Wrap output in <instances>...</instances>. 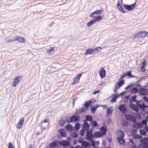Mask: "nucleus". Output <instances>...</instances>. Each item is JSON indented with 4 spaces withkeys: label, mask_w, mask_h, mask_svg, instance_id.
<instances>
[{
    "label": "nucleus",
    "mask_w": 148,
    "mask_h": 148,
    "mask_svg": "<svg viewBox=\"0 0 148 148\" xmlns=\"http://www.w3.org/2000/svg\"><path fill=\"white\" fill-rule=\"evenodd\" d=\"M66 129L68 131H72L73 130V127L71 125L68 124L65 126Z\"/></svg>",
    "instance_id": "obj_33"
},
{
    "label": "nucleus",
    "mask_w": 148,
    "mask_h": 148,
    "mask_svg": "<svg viewBox=\"0 0 148 148\" xmlns=\"http://www.w3.org/2000/svg\"><path fill=\"white\" fill-rule=\"evenodd\" d=\"M90 124L93 127V129H94L95 127H97L98 125L97 122L93 120L90 122Z\"/></svg>",
    "instance_id": "obj_30"
},
{
    "label": "nucleus",
    "mask_w": 148,
    "mask_h": 148,
    "mask_svg": "<svg viewBox=\"0 0 148 148\" xmlns=\"http://www.w3.org/2000/svg\"><path fill=\"white\" fill-rule=\"evenodd\" d=\"M85 133V130L82 129L80 131L79 134L82 136L84 135Z\"/></svg>",
    "instance_id": "obj_47"
},
{
    "label": "nucleus",
    "mask_w": 148,
    "mask_h": 148,
    "mask_svg": "<svg viewBox=\"0 0 148 148\" xmlns=\"http://www.w3.org/2000/svg\"><path fill=\"white\" fill-rule=\"evenodd\" d=\"M101 49L100 47H96V48H89L86 50L85 55L92 54L94 53L95 51H96V52L100 51Z\"/></svg>",
    "instance_id": "obj_2"
},
{
    "label": "nucleus",
    "mask_w": 148,
    "mask_h": 148,
    "mask_svg": "<svg viewBox=\"0 0 148 148\" xmlns=\"http://www.w3.org/2000/svg\"><path fill=\"white\" fill-rule=\"evenodd\" d=\"M90 125L87 122L84 121V123L82 126V129L86 131L88 130Z\"/></svg>",
    "instance_id": "obj_15"
},
{
    "label": "nucleus",
    "mask_w": 148,
    "mask_h": 148,
    "mask_svg": "<svg viewBox=\"0 0 148 148\" xmlns=\"http://www.w3.org/2000/svg\"><path fill=\"white\" fill-rule=\"evenodd\" d=\"M102 18V17L101 16H98L96 18L93 19L90 21L88 22L87 23V26L88 27H89L94 23L97 21H99Z\"/></svg>",
    "instance_id": "obj_5"
},
{
    "label": "nucleus",
    "mask_w": 148,
    "mask_h": 148,
    "mask_svg": "<svg viewBox=\"0 0 148 148\" xmlns=\"http://www.w3.org/2000/svg\"><path fill=\"white\" fill-rule=\"evenodd\" d=\"M81 145L85 148H90V143L87 141H84Z\"/></svg>",
    "instance_id": "obj_19"
},
{
    "label": "nucleus",
    "mask_w": 148,
    "mask_h": 148,
    "mask_svg": "<svg viewBox=\"0 0 148 148\" xmlns=\"http://www.w3.org/2000/svg\"><path fill=\"white\" fill-rule=\"evenodd\" d=\"M130 98V96L129 95H127L125 96L124 97V99H126V101L125 102V103L127 102L128 99Z\"/></svg>",
    "instance_id": "obj_55"
},
{
    "label": "nucleus",
    "mask_w": 148,
    "mask_h": 148,
    "mask_svg": "<svg viewBox=\"0 0 148 148\" xmlns=\"http://www.w3.org/2000/svg\"><path fill=\"white\" fill-rule=\"evenodd\" d=\"M102 12V9L99 10H97L92 12L90 16L91 17H93L95 18H96L98 16H100Z\"/></svg>",
    "instance_id": "obj_4"
},
{
    "label": "nucleus",
    "mask_w": 148,
    "mask_h": 148,
    "mask_svg": "<svg viewBox=\"0 0 148 148\" xmlns=\"http://www.w3.org/2000/svg\"><path fill=\"white\" fill-rule=\"evenodd\" d=\"M99 107V105H95L94 106L90 107L91 111L92 113H94L96 112L97 108Z\"/></svg>",
    "instance_id": "obj_24"
},
{
    "label": "nucleus",
    "mask_w": 148,
    "mask_h": 148,
    "mask_svg": "<svg viewBox=\"0 0 148 148\" xmlns=\"http://www.w3.org/2000/svg\"><path fill=\"white\" fill-rule=\"evenodd\" d=\"M78 141L79 143H81V144L84 141L83 138L82 137H80L78 139Z\"/></svg>",
    "instance_id": "obj_49"
},
{
    "label": "nucleus",
    "mask_w": 148,
    "mask_h": 148,
    "mask_svg": "<svg viewBox=\"0 0 148 148\" xmlns=\"http://www.w3.org/2000/svg\"><path fill=\"white\" fill-rule=\"evenodd\" d=\"M8 148H15L12 143H10L8 145Z\"/></svg>",
    "instance_id": "obj_51"
},
{
    "label": "nucleus",
    "mask_w": 148,
    "mask_h": 148,
    "mask_svg": "<svg viewBox=\"0 0 148 148\" xmlns=\"http://www.w3.org/2000/svg\"><path fill=\"white\" fill-rule=\"evenodd\" d=\"M82 75L81 73H80L76 75V76L74 79V80L72 84L74 85L78 83L79 80V79L81 78Z\"/></svg>",
    "instance_id": "obj_12"
},
{
    "label": "nucleus",
    "mask_w": 148,
    "mask_h": 148,
    "mask_svg": "<svg viewBox=\"0 0 148 148\" xmlns=\"http://www.w3.org/2000/svg\"><path fill=\"white\" fill-rule=\"evenodd\" d=\"M148 34V32L146 31H140L136 34H135L134 35V37L136 38H143L145 37Z\"/></svg>",
    "instance_id": "obj_3"
},
{
    "label": "nucleus",
    "mask_w": 148,
    "mask_h": 148,
    "mask_svg": "<svg viewBox=\"0 0 148 148\" xmlns=\"http://www.w3.org/2000/svg\"><path fill=\"white\" fill-rule=\"evenodd\" d=\"M112 119L110 118L109 119L107 120V123L108 124H111L112 122Z\"/></svg>",
    "instance_id": "obj_59"
},
{
    "label": "nucleus",
    "mask_w": 148,
    "mask_h": 148,
    "mask_svg": "<svg viewBox=\"0 0 148 148\" xmlns=\"http://www.w3.org/2000/svg\"><path fill=\"white\" fill-rule=\"evenodd\" d=\"M117 142L120 144H121V145L124 144L125 142V140L124 139L120 138V140L119 141V139L117 138Z\"/></svg>",
    "instance_id": "obj_38"
},
{
    "label": "nucleus",
    "mask_w": 148,
    "mask_h": 148,
    "mask_svg": "<svg viewBox=\"0 0 148 148\" xmlns=\"http://www.w3.org/2000/svg\"><path fill=\"white\" fill-rule=\"evenodd\" d=\"M140 142L141 143L138 145V147L143 148H148V142H146L145 139H141Z\"/></svg>",
    "instance_id": "obj_6"
},
{
    "label": "nucleus",
    "mask_w": 148,
    "mask_h": 148,
    "mask_svg": "<svg viewBox=\"0 0 148 148\" xmlns=\"http://www.w3.org/2000/svg\"><path fill=\"white\" fill-rule=\"evenodd\" d=\"M133 86V84H130L129 85H128V86H127V87H126L125 89L126 90H127L129 88H131V87H132Z\"/></svg>",
    "instance_id": "obj_53"
},
{
    "label": "nucleus",
    "mask_w": 148,
    "mask_h": 148,
    "mask_svg": "<svg viewBox=\"0 0 148 148\" xmlns=\"http://www.w3.org/2000/svg\"><path fill=\"white\" fill-rule=\"evenodd\" d=\"M81 127V124L79 123H77L74 127V130L75 131H78Z\"/></svg>",
    "instance_id": "obj_32"
},
{
    "label": "nucleus",
    "mask_w": 148,
    "mask_h": 148,
    "mask_svg": "<svg viewBox=\"0 0 148 148\" xmlns=\"http://www.w3.org/2000/svg\"><path fill=\"white\" fill-rule=\"evenodd\" d=\"M140 134L142 135H146V132L144 130H140Z\"/></svg>",
    "instance_id": "obj_46"
},
{
    "label": "nucleus",
    "mask_w": 148,
    "mask_h": 148,
    "mask_svg": "<svg viewBox=\"0 0 148 148\" xmlns=\"http://www.w3.org/2000/svg\"><path fill=\"white\" fill-rule=\"evenodd\" d=\"M66 122V120L65 121L63 119H61L60 120L59 123L60 125L61 126H62L65 124Z\"/></svg>",
    "instance_id": "obj_40"
},
{
    "label": "nucleus",
    "mask_w": 148,
    "mask_h": 148,
    "mask_svg": "<svg viewBox=\"0 0 148 148\" xmlns=\"http://www.w3.org/2000/svg\"><path fill=\"white\" fill-rule=\"evenodd\" d=\"M91 100H89L88 101H86L84 102V105L85 106H89L92 103Z\"/></svg>",
    "instance_id": "obj_36"
},
{
    "label": "nucleus",
    "mask_w": 148,
    "mask_h": 148,
    "mask_svg": "<svg viewBox=\"0 0 148 148\" xmlns=\"http://www.w3.org/2000/svg\"><path fill=\"white\" fill-rule=\"evenodd\" d=\"M137 132V130L136 129H132L131 131L132 133H136Z\"/></svg>",
    "instance_id": "obj_61"
},
{
    "label": "nucleus",
    "mask_w": 148,
    "mask_h": 148,
    "mask_svg": "<svg viewBox=\"0 0 148 148\" xmlns=\"http://www.w3.org/2000/svg\"><path fill=\"white\" fill-rule=\"evenodd\" d=\"M120 134L119 136V137H117V138L119 139V141H120V138H123V139L124 137V132L122 130H120Z\"/></svg>",
    "instance_id": "obj_31"
},
{
    "label": "nucleus",
    "mask_w": 148,
    "mask_h": 148,
    "mask_svg": "<svg viewBox=\"0 0 148 148\" xmlns=\"http://www.w3.org/2000/svg\"><path fill=\"white\" fill-rule=\"evenodd\" d=\"M126 75L129 78L131 75L132 73L131 71H129L128 72L125 73Z\"/></svg>",
    "instance_id": "obj_56"
},
{
    "label": "nucleus",
    "mask_w": 148,
    "mask_h": 148,
    "mask_svg": "<svg viewBox=\"0 0 148 148\" xmlns=\"http://www.w3.org/2000/svg\"><path fill=\"white\" fill-rule=\"evenodd\" d=\"M93 130L92 129H90L89 130L87 131V132H89L90 134H92Z\"/></svg>",
    "instance_id": "obj_63"
},
{
    "label": "nucleus",
    "mask_w": 148,
    "mask_h": 148,
    "mask_svg": "<svg viewBox=\"0 0 148 148\" xmlns=\"http://www.w3.org/2000/svg\"><path fill=\"white\" fill-rule=\"evenodd\" d=\"M135 4L136 2L132 5L123 4V6L124 7L125 9L130 11L132 10L135 8Z\"/></svg>",
    "instance_id": "obj_8"
},
{
    "label": "nucleus",
    "mask_w": 148,
    "mask_h": 148,
    "mask_svg": "<svg viewBox=\"0 0 148 148\" xmlns=\"http://www.w3.org/2000/svg\"><path fill=\"white\" fill-rule=\"evenodd\" d=\"M100 130L103 135L106 134V132L107 131V129L106 127H104V126H101L100 128Z\"/></svg>",
    "instance_id": "obj_23"
},
{
    "label": "nucleus",
    "mask_w": 148,
    "mask_h": 148,
    "mask_svg": "<svg viewBox=\"0 0 148 148\" xmlns=\"http://www.w3.org/2000/svg\"><path fill=\"white\" fill-rule=\"evenodd\" d=\"M146 64L147 63L146 61H144L142 64V66H143V67H145Z\"/></svg>",
    "instance_id": "obj_60"
},
{
    "label": "nucleus",
    "mask_w": 148,
    "mask_h": 148,
    "mask_svg": "<svg viewBox=\"0 0 148 148\" xmlns=\"http://www.w3.org/2000/svg\"><path fill=\"white\" fill-rule=\"evenodd\" d=\"M122 121V124L124 126L127 127L129 124V122L126 120H123Z\"/></svg>",
    "instance_id": "obj_37"
},
{
    "label": "nucleus",
    "mask_w": 148,
    "mask_h": 148,
    "mask_svg": "<svg viewBox=\"0 0 148 148\" xmlns=\"http://www.w3.org/2000/svg\"><path fill=\"white\" fill-rule=\"evenodd\" d=\"M89 141L91 142L90 143V147L92 146L93 147H95V146L96 143L95 141H94L93 139L92 140H90Z\"/></svg>",
    "instance_id": "obj_48"
},
{
    "label": "nucleus",
    "mask_w": 148,
    "mask_h": 148,
    "mask_svg": "<svg viewBox=\"0 0 148 148\" xmlns=\"http://www.w3.org/2000/svg\"><path fill=\"white\" fill-rule=\"evenodd\" d=\"M80 116L77 114L73 115L70 117L66 116L65 117L66 122L69 123L72 122H79L80 121Z\"/></svg>",
    "instance_id": "obj_1"
},
{
    "label": "nucleus",
    "mask_w": 148,
    "mask_h": 148,
    "mask_svg": "<svg viewBox=\"0 0 148 148\" xmlns=\"http://www.w3.org/2000/svg\"><path fill=\"white\" fill-rule=\"evenodd\" d=\"M112 110L108 108L107 111V116H108L110 114L111 115H112Z\"/></svg>",
    "instance_id": "obj_41"
},
{
    "label": "nucleus",
    "mask_w": 148,
    "mask_h": 148,
    "mask_svg": "<svg viewBox=\"0 0 148 148\" xmlns=\"http://www.w3.org/2000/svg\"><path fill=\"white\" fill-rule=\"evenodd\" d=\"M103 135V134L99 132H96L94 134V136L96 138L101 137Z\"/></svg>",
    "instance_id": "obj_25"
},
{
    "label": "nucleus",
    "mask_w": 148,
    "mask_h": 148,
    "mask_svg": "<svg viewBox=\"0 0 148 148\" xmlns=\"http://www.w3.org/2000/svg\"><path fill=\"white\" fill-rule=\"evenodd\" d=\"M21 79L22 78L21 76H18L16 77L14 79V81L12 84V86L16 87Z\"/></svg>",
    "instance_id": "obj_9"
},
{
    "label": "nucleus",
    "mask_w": 148,
    "mask_h": 148,
    "mask_svg": "<svg viewBox=\"0 0 148 148\" xmlns=\"http://www.w3.org/2000/svg\"><path fill=\"white\" fill-rule=\"evenodd\" d=\"M138 91V90L136 87H134L132 88L131 90L130 91L132 93H136Z\"/></svg>",
    "instance_id": "obj_35"
},
{
    "label": "nucleus",
    "mask_w": 148,
    "mask_h": 148,
    "mask_svg": "<svg viewBox=\"0 0 148 148\" xmlns=\"http://www.w3.org/2000/svg\"><path fill=\"white\" fill-rule=\"evenodd\" d=\"M142 123H137L134 124L132 126L133 128L136 129H139L142 127Z\"/></svg>",
    "instance_id": "obj_22"
},
{
    "label": "nucleus",
    "mask_w": 148,
    "mask_h": 148,
    "mask_svg": "<svg viewBox=\"0 0 148 148\" xmlns=\"http://www.w3.org/2000/svg\"><path fill=\"white\" fill-rule=\"evenodd\" d=\"M59 145H60L59 141L55 140L50 143V147L51 148L54 147L58 146Z\"/></svg>",
    "instance_id": "obj_14"
},
{
    "label": "nucleus",
    "mask_w": 148,
    "mask_h": 148,
    "mask_svg": "<svg viewBox=\"0 0 148 148\" xmlns=\"http://www.w3.org/2000/svg\"><path fill=\"white\" fill-rule=\"evenodd\" d=\"M141 71L143 72H145V67H143V66H141Z\"/></svg>",
    "instance_id": "obj_62"
},
{
    "label": "nucleus",
    "mask_w": 148,
    "mask_h": 148,
    "mask_svg": "<svg viewBox=\"0 0 148 148\" xmlns=\"http://www.w3.org/2000/svg\"><path fill=\"white\" fill-rule=\"evenodd\" d=\"M54 51V49L53 47H50V49H48L47 51V53L51 54L53 53V51Z\"/></svg>",
    "instance_id": "obj_39"
},
{
    "label": "nucleus",
    "mask_w": 148,
    "mask_h": 148,
    "mask_svg": "<svg viewBox=\"0 0 148 148\" xmlns=\"http://www.w3.org/2000/svg\"><path fill=\"white\" fill-rule=\"evenodd\" d=\"M143 99L144 101L148 103V98L147 97L144 96L143 97Z\"/></svg>",
    "instance_id": "obj_57"
},
{
    "label": "nucleus",
    "mask_w": 148,
    "mask_h": 148,
    "mask_svg": "<svg viewBox=\"0 0 148 148\" xmlns=\"http://www.w3.org/2000/svg\"><path fill=\"white\" fill-rule=\"evenodd\" d=\"M120 111L123 113L126 112L127 109L125 105L124 104L121 105L119 108Z\"/></svg>",
    "instance_id": "obj_16"
},
{
    "label": "nucleus",
    "mask_w": 148,
    "mask_h": 148,
    "mask_svg": "<svg viewBox=\"0 0 148 148\" xmlns=\"http://www.w3.org/2000/svg\"><path fill=\"white\" fill-rule=\"evenodd\" d=\"M117 8L120 11L122 12L123 13H125L126 12L124 10L123 8L122 7L121 5L117 7Z\"/></svg>",
    "instance_id": "obj_45"
},
{
    "label": "nucleus",
    "mask_w": 148,
    "mask_h": 148,
    "mask_svg": "<svg viewBox=\"0 0 148 148\" xmlns=\"http://www.w3.org/2000/svg\"><path fill=\"white\" fill-rule=\"evenodd\" d=\"M86 119L84 120V121H91L92 120V116L91 115H88L86 116Z\"/></svg>",
    "instance_id": "obj_27"
},
{
    "label": "nucleus",
    "mask_w": 148,
    "mask_h": 148,
    "mask_svg": "<svg viewBox=\"0 0 148 148\" xmlns=\"http://www.w3.org/2000/svg\"><path fill=\"white\" fill-rule=\"evenodd\" d=\"M106 71L103 67H101L99 71L100 76L101 79H103L105 77L106 75Z\"/></svg>",
    "instance_id": "obj_13"
},
{
    "label": "nucleus",
    "mask_w": 148,
    "mask_h": 148,
    "mask_svg": "<svg viewBox=\"0 0 148 148\" xmlns=\"http://www.w3.org/2000/svg\"><path fill=\"white\" fill-rule=\"evenodd\" d=\"M23 125L18 123L16 125V127L18 129H21L22 128Z\"/></svg>",
    "instance_id": "obj_54"
},
{
    "label": "nucleus",
    "mask_w": 148,
    "mask_h": 148,
    "mask_svg": "<svg viewBox=\"0 0 148 148\" xmlns=\"http://www.w3.org/2000/svg\"><path fill=\"white\" fill-rule=\"evenodd\" d=\"M129 105L130 108L134 111H138L137 108L135 104L130 103Z\"/></svg>",
    "instance_id": "obj_29"
},
{
    "label": "nucleus",
    "mask_w": 148,
    "mask_h": 148,
    "mask_svg": "<svg viewBox=\"0 0 148 148\" xmlns=\"http://www.w3.org/2000/svg\"><path fill=\"white\" fill-rule=\"evenodd\" d=\"M139 107L148 113V106L145 105L144 103H141L139 105Z\"/></svg>",
    "instance_id": "obj_18"
},
{
    "label": "nucleus",
    "mask_w": 148,
    "mask_h": 148,
    "mask_svg": "<svg viewBox=\"0 0 148 148\" xmlns=\"http://www.w3.org/2000/svg\"><path fill=\"white\" fill-rule=\"evenodd\" d=\"M85 111V109L83 108L79 109L77 110L75 112V114H78L84 112Z\"/></svg>",
    "instance_id": "obj_28"
},
{
    "label": "nucleus",
    "mask_w": 148,
    "mask_h": 148,
    "mask_svg": "<svg viewBox=\"0 0 148 148\" xmlns=\"http://www.w3.org/2000/svg\"><path fill=\"white\" fill-rule=\"evenodd\" d=\"M124 83V80H121L119 79V81L117 82L118 86L119 87L121 86Z\"/></svg>",
    "instance_id": "obj_34"
},
{
    "label": "nucleus",
    "mask_w": 148,
    "mask_h": 148,
    "mask_svg": "<svg viewBox=\"0 0 148 148\" xmlns=\"http://www.w3.org/2000/svg\"><path fill=\"white\" fill-rule=\"evenodd\" d=\"M136 96L135 95L131 97V99L130 100V101H132L133 102H136Z\"/></svg>",
    "instance_id": "obj_43"
},
{
    "label": "nucleus",
    "mask_w": 148,
    "mask_h": 148,
    "mask_svg": "<svg viewBox=\"0 0 148 148\" xmlns=\"http://www.w3.org/2000/svg\"><path fill=\"white\" fill-rule=\"evenodd\" d=\"M125 118L127 120L132 122H135L137 121L136 117L131 114H126L125 116Z\"/></svg>",
    "instance_id": "obj_7"
},
{
    "label": "nucleus",
    "mask_w": 148,
    "mask_h": 148,
    "mask_svg": "<svg viewBox=\"0 0 148 148\" xmlns=\"http://www.w3.org/2000/svg\"><path fill=\"white\" fill-rule=\"evenodd\" d=\"M133 138L134 139H142V136L139 135H136L134 136H133Z\"/></svg>",
    "instance_id": "obj_44"
},
{
    "label": "nucleus",
    "mask_w": 148,
    "mask_h": 148,
    "mask_svg": "<svg viewBox=\"0 0 148 148\" xmlns=\"http://www.w3.org/2000/svg\"><path fill=\"white\" fill-rule=\"evenodd\" d=\"M140 123H142V127L143 126V125H146L147 123V121L145 119H143L142 122Z\"/></svg>",
    "instance_id": "obj_52"
},
{
    "label": "nucleus",
    "mask_w": 148,
    "mask_h": 148,
    "mask_svg": "<svg viewBox=\"0 0 148 148\" xmlns=\"http://www.w3.org/2000/svg\"><path fill=\"white\" fill-rule=\"evenodd\" d=\"M59 132L62 137H64L66 136V134L64 129L61 128L59 130Z\"/></svg>",
    "instance_id": "obj_20"
},
{
    "label": "nucleus",
    "mask_w": 148,
    "mask_h": 148,
    "mask_svg": "<svg viewBox=\"0 0 148 148\" xmlns=\"http://www.w3.org/2000/svg\"><path fill=\"white\" fill-rule=\"evenodd\" d=\"M71 135L73 138H76L77 137L78 135L77 133L73 132L71 133Z\"/></svg>",
    "instance_id": "obj_42"
},
{
    "label": "nucleus",
    "mask_w": 148,
    "mask_h": 148,
    "mask_svg": "<svg viewBox=\"0 0 148 148\" xmlns=\"http://www.w3.org/2000/svg\"><path fill=\"white\" fill-rule=\"evenodd\" d=\"M119 97V94H115L113 96L112 99L110 100V102L112 103H115Z\"/></svg>",
    "instance_id": "obj_26"
},
{
    "label": "nucleus",
    "mask_w": 148,
    "mask_h": 148,
    "mask_svg": "<svg viewBox=\"0 0 148 148\" xmlns=\"http://www.w3.org/2000/svg\"><path fill=\"white\" fill-rule=\"evenodd\" d=\"M99 91H100L99 90H97L95 91H94V92H93V93L94 95H96V94L99 93Z\"/></svg>",
    "instance_id": "obj_64"
},
{
    "label": "nucleus",
    "mask_w": 148,
    "mask_h": 148,
    "mask_svg": "<svg viewBox=\"0 0 148 148\" xmlns=\"http://www.w3.org/2000/svg\"><path fill=\"white\" fill-rule=\"evenodd\" d=\"M94 137V135L92 134H90L89 132H86L85 138L88 140H92L93 139Z\"/></svg>",
    "instance_id": "obj_10"
},
{
    "label": "nucleus",
    "mask_w": 148,
    "mask_h": 148,
    "mask_svg": "<svg viewBox=\"0 0 148 148\" xmlns=\"http://www.w3.org/2000/svg\"><path fill=\"white\" fill-rule=\"evenodd\" d=\"M15 41H18L19 42L23 43L25 42V39L21 36H18L15 38Z\"/></svg>",
    "instance_id": "obj_21"
},
{
    "label": "nucleus",
    "mask_w": 148,
    "mask_h": 148,
    "mask_svg": "<svg viewBox=\"0 0 148 148\" xmlns=\"http://www.w3.org/2000/svg\"><path fill=\"white\" fill-rule=\"evenodd\" d=\"M138 91L140 94L142 95H145L147 93V90L144 88H140L138 90Z\"/></svg>",
    "instance_id": "obj_17"
},
{
    "label": "nucleus",
    "mask_w": 148,
    "mask_h": 148,
    "mask_svg": "<svg viewBox=\"0 0 148 148\" xmlns=\"http://www.w3.org/2000/svg\"><path fill=\"white\" fill-rule=\"evenodd\" d=\"M24 118H22L20 119L19 122L18 123L23 125V124L24 122Z\"/></svg>",
    "instance_id": "obj_50"
},
{
    "label": "nucleus",
    "mask_w": 148,
    "mask_h": 148,
    "mask_svg": "<svg viewBox=\"0 0 148 148\" xmlns=\"http://www.w3.org/2000/svg\"><path fill=\"white\" fill-rule=\"evenodd\" d=\"M60 145L63 147H67L70 145V142L69 141L65 140L59 141Z\"/></svg>",
    "instance_id": "obj_11"
},
{
    "label": "nucleus",
    "mask_w": 148,
    "mask_h": 148,
    "mask_svg": "<svg viewBox=\"0 0 148 148\" xmlns=\"http://www.w3.org/2000/svg\"><path fill=\"white\" fill-rule=\"evenodd\" d=\"M126 74L125 73H124L122 76L119 78L120 79L122 80V79L124 77H125L126 76Z\"/></svg>",
    "instance_id": "obj_58"
}]
</instances>
